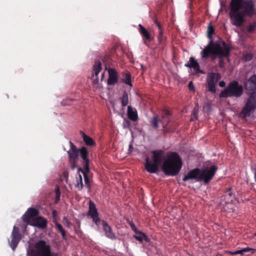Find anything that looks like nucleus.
<instances>
[{
	"label": "nucleus",
	"instance_id": "42",
	"mask_svg": "<svg viewBox=\"0 0 256 256\" xmlns=\"http://www.w3.org/2000/svg\"><path fill=\"white\" fill-rule=\"evenodd\" d=\"M60 188L58 186L56 189V196L57 195V196H60Z\"/></svg>",
	"mask_w": 256,
	"mask_h": 256
},
{
	"label": "nucleus",
	"instance_id": "29",
	"mask_svg": "<svg viewBox=\"0 0 256 256\" xmlns=\"http://www.w3.org/2000/svg\"><path fill=\"white\" fill-rule=\"evenodd\" d=\"M214 32V29L213 26L210 24L208 27V37L210 40V42L213 41L212 40V34Z\"/></svg>",
	"mask_w": 256,
	"mask_h": 256
},
{
	"label": "nucleus",
	"instance_id": "33",
	"mask_svg": "<svg viewBox=\"0 0 256 256\" xmlns=\"http://www.w3.org/2000/svg\"><path fill=\"white\" fill-rule=\"evenodd\" d=\"M256 30V20L250 24L247 28V32L252 33Z\"/></svg>",
	"mask_w": 256,
	"mask_h": 256
},
{
	"label": "nucleus",
	"instance_id": "11",
	"mask_svg": "<svg viewBox=\"0 0 256 256\" xmlns=\"http://www.w3.org/2000/svg\"><path fill=\"white\" fill-rule=\"evenodd\" d=\"M22 238V234L20 233V228L14 226L12 232V240L9 241V244L13 250H15Z\"/></svg>",
	"mask_w": 256,
	"mask_h": 256
},
{
	"label": "nucleus",
	"instance_id": "4",
	"mask_svg": "<svg viewBox=\"0 0 256 256\" xmlns=\"http://www.w3.org/2000/svg\"><path fill=\"white\" fill-rule=\"evenodd\" d=\"M217 170L218 167L215 165L204 169L195 168L189 171L182 178V180L186 182L190 180H195L196 182L204 181L205 184H208L212 179Z\"/></svg>",
	"mask_w": 256,
	"mask_h": 256
},
{
	"label": "nucleus",
	"instance_id": "6",
	"mask_svg": "<svg viewBox=\"0 0 256 256\" xmlns=\"http://www.w3.org/2000/svg\"><path fill=\"white\" fill-rule=\"evenodd\" d=\"M30 256H58V253L52 250L50 246L44 240L36 242L33 248L28 251Z\"/></svg>",
	"mask_w": 256,
	"mask_h": 256
},
{
	"label": "nucleus",
	"instance_id": "2",
	"mask_svg": "<svg viewBox=\"0 0 256 256\" xmlns=\"http://www.w3.org/2000/svg\"><path fill=\"white\" fill-rule=\"evenodd\" d=\"M231 48L224 40L209 42L208 44L200 52L202 60H206L210 56L218 58V66L222 68L225 62L224 58H228Z\"/></svg>",
	"mask_w": 256,
	"mask_h": 256
},
{
	"label": "nucleus",
	"instance_id": "3",
	"mask_svg": "<svg viewBox=\"0 0 256 256\" xmlns=\"http://www.w3.org/2000/svg\"><path fill=\"white\" fill-rule=\"evenodd\" d=\"M70 149L67 152L68 155V162L70 168L72 170L75 169L77 166V161L78 154L84 163V168H78V172H81L84 176V180L86 184H89L90 180L88 174L90 172V160L88 158V148L82 146L81 148H78L72 142H70Z\"/></svg>",
	"mask_w": 256,
	"mask_h": 256
},
{
	"label": "nucleus",
	"instance_id": "13",
	"mask_svg": "<svg viewBox=\"0 0 256 256\" xmlns=\"http://www.w3.org/2000/svg\"><path fill=\"white\" fill-rule=\"evenodd\" d=\"M38 214L39 212L36 208H28L22 216V220L27 224L31 225L32 220L37 217Z\"/></svg>",
	"mask_w": 256,
	"mask_h": 256
},
{
	"label": "nucleus",
	"instance_id": "15",
	"mask_svg": "<svg viewBox=\"0 0 256 256\" xmlns=\"http://www.w3.org/2000/svg\"><path fill=\"white\" fill-rule=\"evenodd\" d=\"M108 78L107 84L109 86L116 84L118 81V73L115 69L110 68L108 70Z\"/></svg>",
	"mask_w": 256,
	"mask_h": 256
},
{
	"label": "nucleus",
	"instance_id": "9",
	"mask_svg": "<svg viewBox=\"0 0 256 256\" xmlns=\"http://www.w3.org/2000/svg\"><path fill=\"white\" fill-rule=\"evenodd\" d=\"M256 108V94H252L248 98L245 106L242 108L241 114L244 118L250 116L252 112Z\"/></svg>",
	"mask_w": 256,
	"mask_h": 256
},
{
	"label": "nucleus",
	"instance_id": "20",
	"mask_svg": "<svg viewBox=\"0 0 256 256\" xmlns=\"http://www.w3.org/2000/svg\"><path fill=\"white\" fill-rule=\"evenodd\" d=\"M170 116L171 114L169 110H165L163 111L160 122L162 123V127L164 128H166V126L170 122Z\"/></svg>",
	"mask_w": 256,
	"mask_h": 256
},
{
	"label": "nucleus",
	"instance_id": "39",
	"mask_svg": "<svg viewBox=\"0 0 256 256\" xmlns=\"http://www.w3.org/2000/svg\"><path fill=\"white\" fill-rule=\"evenodd\" d=\"M245 58L247 60H250L252 59V56L251 54H248L245 56Z\"/></svg>",
	"mask_w": 256,
	"mask_h": 256
},
{
	"label": "nucleus",
	"instance_id": "34",
	"mask_svg": "<svg viewBox=\"0 0 256 256\" xmlns=\"http://www.w3.org/2000/svg\"><path fill=\"white\" fill-rule=\"evenodd\" d=\"M230 190L231 188H229L226 190L225 192L224 196L228 198L227 202H232V194Z\"/></svg>",
	"mask_w": 256,
	"mask_h": 256
},
{
	"label": "nucleus",
	"instance_id": "12",
	"mask_svg": "<svg viewBox=\"0 0 256 256\" xmlns=\"http://www.w3.org/2000/svg\"><path fill=\"white\" fill-rule=\"evenodd\" d=\"M87 215L92 219L96 226H98L101 220L98 217V213L95 204L91 200L89 201L88 210Z\"/></svg>",
	"mask_w": 256,
	"mask_h": 256
},
{
	"label": "nucleus",
	"instance_id": "45",
	"mask_svg": "<svg viewBox=\"0 0 256 256\" xmlns=\"http://www.w3.org/2000/svg\"><path fill=\"white\" fill-rule=\"evenodd\" d=\"M52 214V216L54 217L55 216H56V210H53Z\"/></svg>",
	"mask_w": 256,
	"mask_h": 256
},
{
	"label": "nucleus",
	"instance_id": "32",
	"mask_svg": "<svg viewBox=\"0 0 256 256\" xmlns=\"http://www.w3.org/2000/svg\"><path fill=\"white\" fill-rule=\"evenodd\" d=\"M79 178H77L76 183L75 184V186L78 190H82L83 188L82 179L81 174H79Z\"/></svg>",
	"mask_w": 256,
	"mask_h": 256
},
{
	"label": "nucleus",
	"instance_id": "40",
	"mask_svg": "<svg viewBox=\"0 0 256 256\" xmlns=\"http://www.w3.org/2000/svg\"><path fill=\"white\" fill-rule=\"evenodd\" d=\"M156 24L158 27V30H159V32L162 31V26H161V25L158 22H157V21L156 22Z\"/></svg>",
	"mask_w": 256,
	"mask_h": 256
},
{
	"label": "nucleus",
	"instance_id": "47",
	"mask_svg": "<svg viewBox=\"0 0 256 256\" xmlns=\"http://www.w3.org/2000/svg\"><path fill=\"white\" fill-rule=\"evenodd\" d=\"M254 236H256V233L254 234Z\"/></svg>",
	"mask_w": 256,
	"mask_h": 256
},
{
	"label": "nucleus",
	"instance_id": "44",
	"mask_svg": "<svg viewBox=\"0 0 256 256\" xmlns=\"http://www.w3.org/2000/svg\"><path fill=\"white\" fill-rule=\"evenodd\" d=\"M60 199V196H56V201L58 202Z\"/></svg>",
	"mask_w": 256,
	"mask_h": 256
},
{
	"label": "nucleus",
	"instance_id": "19",
	"mask_svg": "<svg viewBox=\"0 0 256 256\" xmlns=\"http://www.w3.org/2000/svg\"><path fill=\"white\" fill-rule=\"evenodd\" d=\"M102 224L106 237L112 240H116V236L108 224L106 222L102 220Z\"/></svg>",
	"mask_w": 256,
	"mask_h": 256
},
{
	"label": "nucleus",
	"instance_id": "28",
	"mask_svg": "<svg viewBox=\"0 0 256 256\" xmlns=\"http://www.w3.org/2000/svg\"><path fill=\"white\" fill-rule=\"evenodd\" d=\"M158 116H153L150 120V123L152 127L155 129H158Z\"/></svg>",
	"mask_w": 256,
	"mask_h": 256
},
{
	"label": "nucleus",
	"instance_id": "5",
	"mask_svg": "<svg viewBox=\"0 0 256 256\" xmlns=\"http://www.w3.org/2000/svg\"><path fill=\"white\" fill-rule=\"evenodd\" d=\"M182 164V160L178 154L172 152L164 162L162 170L166 175L175 176L180 172Z\"/></svg>",
	"mask_w": 256,
	"mask_h": 256
},
{
	"label": "nucleus",
	"instance_id": "24",
	"mask_svg": "<svg viewBox=\"0 0 256 256\" xmlns=\"http://www.w3.org/2000/svg\"><path fill=\"white\" fill-rule=\"evenodd\" d=\"M80 132L83 138V140L86 146H92L95 145V142L92 138L87 136L82 131H81Z\"/></svg>",
	"mask_w": 256,
	"mask_h": 256
},
{
	"label": "nucleus",
	"instance_id": "26",
	"mask_svg": "<svg viewBox=\"0 0 256 256\" xmlns=\"http://www.w3.org/2000/svg\"><path fill=\"white\" fill-rule=\"evenodd\" d=\"M130 226L131 228L132 229V230L135 233L138 234H140V235H142L144 236V240L146 241V242H148V238L146 235L143 232H142L141 231L138 230L137 228H136V226L134 225V224L132 222H130Z\"/></svg>",
	"mask_w": 256,
	"mask_h": 256
},
{
	"label": "nucleus",
	"instance_id": "16",
	"mask_svg": "<svg viewBox=\"0 0 256 256\" xmlns=\"http://www.w3.org/2000/svg\"><path fill=\"white\" fill-rule=\"evenodd\" d=\"M48 224L47 220L42 216H38L34 219L32 220L31 222V226H36L41 229H44L46 228Z\"/></svg>",
	"mask_w": 256,
	"mask_h": 256
},
{
	"label": "nucleus",
	"instance_id": "38",
	"mask_svg": "<svg viewBox=\"0 0 256 256\" xmlns=\"http://www.w3.org/2000/svg\"><path fill=\"white\" fill-rule=\"evenodd\" d=\"M188 88L190 90L194 91V86L192 81L188 83Z\"/></svg>",
	"mask_w": 256,
	"mask_h": 256
},
{
	"label": "nucleus",
	"instance_id": "41",
	"mask_svg": "<svg viewBox=\"0 0 256 256\" xmlns=\"http://www.w3.org/2000/svg\"><path fill=\"white\" fill-rule=\"evenodd\" d=\"M226 83L224 81L222 80L219 82V86L221 88H223L225 86Z\"/></svg>",
	"mask_w": 256,
	"mask_h": 256
},
{
	"label": "nucleus",
	"instance_id": "21",
	"mask_svg": "<svg viewBox=\"0 0 256 256\" xmlns=\"http://www.w3.org/2000/svg\"><path fill=\"white\" fill-rule=\"evenodd\" d=\"M120 81L130 86V87L132 86V84L131 80V74L130 72L128 70H126L121 73Z\"/></svg>",
	"mask_w": 256,
	"mask_h": 256
},
{
	"label": "nucleus",
	"instance_id": "22",
	"mask_svg": "<svg viewBox=\"0 0 256 256\" xmlns=\"http://www.w3.org/2000/svg\"><path fill=\"white\" fill-rule=\"evenodd\" d=\"M128 118L135 122L138 119V113L136 109L133 108L130 106H128Z\"/></svg>",
	"mask_w": 256,
	"mask_h": 256
},
{
	"label": "nucleus",
	"instance_id": "17",
	"mask_svg": "<svg viewBox=\"0 0 256 256\" xmlns=\"http://www.w3.org/2000/svg\"><path fill=\"white\" fill-rule=\"evenodd\" d=\"M184 66L187 68H192L195 70L196 74L204 73V70H200L199 64L194 57H190L188 62Z\"/></svg>",
	"mask_w": 256,
	"mask_h": 256
},
{
	"label": "nucleus",
	"instance_id": "14",
	"mask_svg": "<svg viewBox=\"0 0 256 256\" xmlns=\"http://www.w3.org/2000/svg\"><path fill=\"white\" fill-rule=\"evenodd\" d=\"M244 86L249 94H256V74L252 75L246 82Z\"/></svg>",
	"mask_w": 256,
	"mask_h": 256
},
{
	"label": "nucleus",
	"instance_id": "23",
	"mask_svg": "<svg viewBox=\"0 0 256 256\" xmlns=\"http://www.w3.org/2000/svg\"><path fill=\"white\" fill-rule=\"evenodd\" d=\"M256 251V249L250 248H244L242 250H236L235 252H231V251H227L226 252V253L229 254L231 255H236L238 254H243L245 252H251L252 253H254V252Z\"/></svg>",
	"mask_w": 256,
	"mask_h": 256
},
{
	"label": "nucleus",
	"instance_id": "27",
	"mask_svg": "<svg viewBox=\"0 0 256 256\" xmlns=\"http://www.w3.org/2000/svg\"><path fill=\"white\" fill-rule=\"evenodd\" d=\"M120 101L122 105V108H124L128 104V93L124 91L122 97L120 98Z\"/></svg>",
	"mask_w": 256,
	"mask_h": 256
},
{
	"label": "nucleus",
	"instance_id": "31",
	"mask_svg": "<svg viewBox=\"0 0 256 256\" xmlns=\"http://www.w3.org/2000/svg\"><path fill=\"white\" fill-rule=\"evenodd\" d=\"M198 104H196L194 107L192 112V120H197L198 117Z\"/></svg>",
	"mask_w": 256,
	"mask_h": 256
},
{
	"label": "nucleus",
	"instance_id": "25",
	"mask_svg": "<svg viewBox=\"0 0 256 256\" xmlns=\"http://www.w3.org/2000/svg\"><path fill=\"white\" fill-rule=\"evenodd\" d=\"M102 68L100 62L99 60H96L94 62V75L97 76L100 73V72L102 70Z\"/></svg>",
	"mask_w": 256,
	"mask_h": 256
},
{
	"label": "nucleus",
	"instance_id": "10",
	"mask_svg": "<svg viewBox=\"0 0 256 256\" xmlns=\"http://www.w3.org/2000/svg\"><path fill=\"white\" fill-rule=\"evenodd\" d=\"M221 78L218 73L211 72L207 78V83L208 90L212 93L216 92V86L218 82Z\"/></svg>",
	"mask_w": 256,
	"mask_h": 256
},
{
	"label": "nucleus",
	"instance_id": "18",
	"mask_svg": "<svg viewBox=\"0 0 256 256\" xmlns=\"http://www.w3.org/2000/svg\"><path fill=\"white\" fill-rule=\"evenodd\" d=\"M140 33L142 36L143 40H144V43L146 44V42H150L153 40V37L152 36L150 32L142 24H138Z\"/></svg>",
	"mask_w": 256,
	"mask_h": 256
},
{
	"label": "nucleus",
	"instance_id": "43",
	"mask_svg": "<svg viewBox=\"0 0 256 256\" xmlns=\"http://www.w3.org/2000/svg\"><path fill=\"white\" fill-rule=\"evenodd\" d=\"M254 181H255V182L256 184V168H254Z\"/></svg>",
	"mask_w": 256,
	"mask_h": 256
},
{
	"label": "nucleus",
	"instance_id": "30",
	"mask_svg": "<svg viewBox=\"0 0 256 256\" xmlns=\"http://www.w3.org/2000/svg\"><path fill=\"white\" fill-rule=\"evenodd\" d=\"M56 228L58 229V230L61 233L62 237L64 239H66V234L65 230H64L62 226L58 224L57 222H55Z\"/></svg>",
	"mask_w": 256,
	"mask_h": 256
},
{
	"label": "nucleus",
	"instance_id": "35",
	"mask_svg": "<svg viewBox=\"0 0 256 256\" xmlns=\"http://www.w3.org/2000/svg\"><path fill=\"white\" fill-rule=\"evenodd\" d=\"M158 38L159 44L163 46L164 44V37L163 36L162 31L159 32Z\"/></svg>",
	"mask_w": 256,
	"mask_h": 256
},
{
	"label": "nucleus",
	"instance_id": "36",
	"mask_svg": "<svg viewBox=\"0 0 256 256\" xmlns=\"http://www.w3.org/2000/svg\"><path fill=\"white\" fill-rule=\"evenodd\" d=\"M62 220L64 225L66 227L70 228L72 226V223L70 222L66 217L64 216Z\"/></svg>",
	"mask_w": 256,
	"mask_h": 256
},
{
	"label": "nucleus",
	"instance_id": "46",
	"mask_svg": "<svg viewBox=\"0 0 256 256\" xmlns=\"http://www.w3.org/2000/svg\"><path fill=\"white\" fill-rule=\"evenodd\" d=\"M98 80L97 78H96V80H94V84H96V83L98 82Z\"/></svg>",
	"mask_w": 256,
	"mask_h": 256
},
{
	"label": "nucleus",
	"instance_id": "7",
	"mask_svg": "<svg viewBox=\"0 0 256 256\" xmlns=\"http://www.w3.org/2000/svg\"><path fill=\"white\" fill-rule=\"evenodd\" d=\"M151 152L152 154V162L149 160L148 158H146L145 168L148 172L154 174L158 170V166L163 160L165 152L162 150H152Z\"/></svg>",
	"mask_w": 256,
	"mask_h": 256
},
{
	"label": "nucleus",
	"instance_id": "37",
	"mask_svg": "<svg viewBox=\"0 0 256 256\" xmlns=\"http://www.w3.org/2000/svg\"><path fill=\"white\" fill-rule=\"evenodd\" d=\"M134 237L138 240L140 241V242H142L144 240V238L142 235H141L140 236H138L134 235Z\"/></svg>",
	"mask_w": 256,
	"mask_h": 256
},
{
	"label": "nucleus",
	"instance_id": "1",
	"mask_svg": "<svg viewBox=\"0 0 256 256\" xmlns=\"http://www.w3.org/2000/svg\"><path fill=\"white\" fill-rule=\"evenodd\" d=\"M229 16L231 23L240 27L245 22V17L252 16L255 13L253 0H231Z\"/></svg>",
	"mask_w": 256,
	"mask_h": 256
},
{
	"label": "nucleus",
	"instance_id": "8",
	"mask_svg": "<svg viewBox=\"0 0 256 256\" xmlns=\"http://www.w3.org/2000/svg\"><path fill=\"white\" fill-rule=\"evenodd\" d=\"M244 92L243 87L236 80L230 82L226 88L222 90L219 94L220 98H227L229 97L240 98Z\"/></svg>",
	"mask_w": 256,
	"mask_h": 256
}]
</instances>
